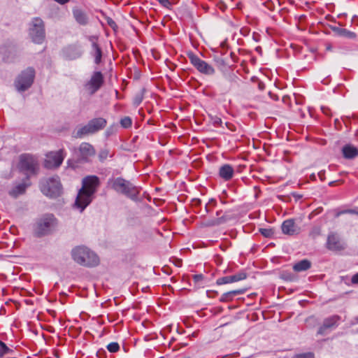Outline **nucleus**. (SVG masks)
<instances>
[{
    "label": "nucleus",
    "instance_id": "41",
    "mask_svg": "<svg viewBox=\"0 0 358 358\" xmlns=\"http://www.w3.org/2000/svg\"><path fill=\"white\" fill-rule=\"evenodd\" d=\"M351 282L352 284H358V273L352 277Z\"/></svg>",
    "mask_w": 358,
    "mask_h": 358
},
{
    "label": "nucleus",
    "instance_id": "25",
    "mask_svg": "<svg viewBox=\"0 0 358 358\" xmlns=\"http://www.w3.org/2000/svg\"><path fill=\"white\" fill-rule=\"evenodd\" d=\"M311 267V262L308 259H303L293 266L294 271L296 272L305 271Z\"/></svg>",
    "mask_w": 358,
    "mask_h": 358
},
{
    "label": "nucleus",
    "instance_id": "51",
    "mask_svg": "<svg viewBox=\"0 0 358 358\" xmlns=\"http://www.w3.org/2000/svg\"><path fill=\"white\" fill-rule=\"evenodd\" d=\"M206 211L208 212V209L207 206H206Z\"/></svg>",
    "mask_w": 358,
    "mask_h": 358
},
{
    "label": "nucleus",
    "instance_id": "49",
    "mask_svg": "<svg viewBox=\"0 0 358 358\" xmlns=\"http://www.w3.org/2000/svg\"><path fill=\"white\" fill-rule=\"evenodd\" d=\"M221 212H222L221 210H220V211H217V212L216 213V215H217V216H219V215H220Z\"/></svg>",
    "mask_w": 358,
    "mask_h": 358
},
{
    "label": "nucleus",
    "instance_id": "17",
    "mask_svg": "<svg viewBox=\"0 0 358 358\" xmlns=\"http://www.w3.org/2000/svg\"><path fill=\"white\" fill-rule=\"evenodd\" d=\"M247 278V273L244 271L238 272L232 275H227L220 278L217 280V284L219 285L232 283L245 280Z\"/></svg>",
    "mask_w": 358,
    "mask_h": 358
},
{
    "label": "nucleus",
    "instance_id": "28",
    "mask_svg": "<svg viewBox=\"0 0 358 358\" xmlns=\"http://www.w3.org/2000/svg\"><path fill=\"white\" fill-rule=\"evenodd\" d=\"M227 220H228V218L225 215H223L217 219H214L210 221H208L206 223V226L211 227V226L220 225V224H222L226 222Z\"/></svg>",
    "mask_w": 358,
    "mask_h": 358
},
{
    "label": "nucleus",
    "instance_id": "14",
    "mask_svg": "<svg viewBox=\"0 0 358 358\" xmlns=\"http://www.w3.org/2000/svg\"><path fill=\"white\" fill-rule=\"evenodd\" d=\"M103 77L100 71H96L92 76L90 80L86 84V87L90 93L94 94L103 85Z\"/></svg>",
    "mask_w": 358,
    "mask_h": 358
},
{
    "label": "nucleus",
    "instance_id": "44",
    "mask_svg": "<svg viewBox=\"0 0 358 358\" xmlns=\"http://www.w3.org/2000/svg\"><path fill=\"white\" fill-rule=\"evenodd\" d=\"M54 1L57 2L58 3H59L61 5L66 4V3H67L68 2L70 1V0H54Z\"/></svg>",
    "mask_w": 358,
    "mask_h": 358
},
{
    "label": "nucleus",
    "instance_id": "19",
    "mask_svg": "<svg viewBox=\"0 0 358 358\" xmlns=\"http://www.w3.org/2000/svg\"><path fill=\"white\" fill-rule=\"evenodd\" d=\"M82 54V50L75 45H69L64 50V56L71 60L79 58Z\"/></svg>",
    "mask_w": 358,
    "mask_h": 358
},
{
    "label": "nucleus",
    "instance_id": "33",
    "mask_svg": "<svg viewBox=\"0 0 358 358\" xmlns=\"http://www.w3.org/2000/svg\"><path fill=\"white\" fill-rule=\"evenodd\" d=\"M292 358H315V354L312 352L296 354Z\"/></svg>",
    "mask_w": 358,
    "mask_h": 358
},
{
    "label": "nucleus",
    "instance_id": "3",
    "mask_svg": "<svg viewBox=\"0 0 358 358\" xmlns=\"http://www.w3.org/2000/svg\"><path fill=\"white\" fill-rule=\"evenodd\" d=\"M107 121L103 117H96L90 120L87 124L78 127L73 133L76 138H82L86 136L94 134L105 128Z\"/></svg>",
    "mask_w": 358,
    "mask_h": 358
},
{
    "label": "nucleus",
    "instance_id": "48",
    "mask_svg": "<svg viewBox=\"0 0 358 358\" xmlns=\"http://www.w3.org/2000/svg\"><path fill=\"white\" fill-rule=\"evenodd\" d=\"M325 108L324 107H322V110L323 111L324 113H326V111H325Z\"/></svg>",
    "mask_w": 358,
    "mask_h": 358
},
{
    "label": "nucleus",
    "instance_id": "24",
    "mask_svg": "<svg viewBox=\"0 0 358 358\" xmlns=\"http://www.w3.org/2000/svg\"><path fill=\"white\" fill-rule=\"evenodd\" d=\"M245 291V289H235V290L225 292L221 296V297L220 299V301H221V302L231 301L234 299V296L239 295V294H244Z\"/></svg>",
    "mask_w": 358,
    "mask_h": 358
},
{
    "label": "nucleus",
    "instance_id": "4",
    "mask_svg": "<svg viewBox=\"0 0 358 358\" xmlns=\"http://www.w3.org/2000/svg\"><path fill=\"white\" fill-rule=\"evenodd\" d=\"M57 225V218L52 214H46L36 222L34 232L37 237L48 236L56 230Z\"/></svg>",
    "mask_w": 358,
    "mask_h": 358
},
{
    "label": "nucleus",
    "instance_id": "6",
    "mask_svg": "<svg viewBox=\"0 0 358 358\" xmlns=\"http://www.w3.org/2000/svg\"><path fill=\"white\" fill-rule=\"evenodd\" d=\"M40 187L43 194L52 198L59 196L62 192V185L58 176L41 182Z\"/></svg>",
    "mask_w": 358,
    "mask_h": 358
},
{
    "label": "nucleus",
    "instance_id": "43",
    "mask_svg": "<svg viewBox=\"0 0 358 358\" xmlns=\"http://www.w3.org/2000/svg\"><path fill=\"white\" fill-rule=\"evenodd\" d=\"M213 123L215 125H221L222 123V121L221 118L216 117L213 120Z\"/></svg>",
    "mask_w": 358,
    "mask_h": 358
},
{
    "label": "nucleus",
    "instance_id": "15",
    "mask_svg": "<svg viewBox=\"0 0 358 358\" xmlns=\"http://www.w3.org/2000/svg\"><path fill=\"white\" fill-rule=\"evenodd\" d=\"M281 229L284 234L289 236H294L300 232V228L295 224L293 219L285 220L282 224Z\"/></svg>",
    "mask_w": 358,
    "mask_h": 358
},
{
    "label": "nucleus",
    "instance_id": "39",
    "mask_svg": "<svg viewBox=\"0 0 358 358\" xmlns=\"http://www.w3.org/2000/svg\"><path fill=\"white\" fill-rule=\"evenodd\" d=\"M203 275L202 274H196L193 275V280L194 282L199 283L203 279Z\"/></svg>",
    "mask_w": 358,
    "mask_h": 358
},
{
    "label": "nucleus",
    "instance_id": "52",
    "mask_svg": "<svg viewBox=\"0 0 358 358\" xmlns=\"http://www.w3.org/2000/svg\"><path fill=\"white\" fill-rule=\"evenodd\" d=\"M357 332H358V329H357Z\"/></svg>",
    "mask_w": 358,
    "mask_h": 358
},
{
    "label": "nucleus",
    "instance_id": "32",
    "mask_svg": "<svg viewBox=\"0 0 358 358\" xmlns=\"http://www.w3.org/2000/svg\"><path fill=\"white\" fill-rule=\"evenodd\" d=\"M107 349L110 352H117L120 350V345L116 342H112L107 345Z\"/></svg>",
    "mask_w": 358,
    "mask_h": 358
},
{
    "label": "nucleus",
    "instance_id": "35",
    "mask_svg": "<svg viewBox=\"0 0 358 358\" xmlns=\"http://www.w3.org/2000/svg\"><path fill=\"white\" fill-rule=\"evenodd\" d=\"M107 24L113 29L116 30L117 29V25L116 24L115 22L110 17H108L106 18Z\"/></svg>",
    "mask_w": 358,
    "mask_h": 358
},
{
    "label": "nucleus",
    "instance_id": "45",
    "mask_svg": "<svg viewBox=\"0 0 358 358\" xmlns=\"http://www.w3.org/2000/svg\"><path fill=\"white\" fill-rule=\"evenodd\" d=\"M230 56H231V59H233V61H234V62H236V59H235V58H236L235 54H234V52H231V53H230Z\"/></svg>",
    "mask_w": 358,
    "mask_h": 358
},
{
    "label": "nucleus",
    "instance_id": "9",
    "mask_svg": "<svg viewBox=\"0 0 358 358\" xmlns=\"http://www.w3.org/2000/svg\"><path fill=\"white\" fill-rule=\"evenodd\" d=\"M20 169L26 173L35 174L38 169L36 159L31 155L24 154L20 157Z\"/></svg>",
    "mask_w": 358,
    "mask_h": 358
},
{
    "label": "nucleus",
    "instance_id": "29",
    "mask_svg": "<svg viewBox=\"0 0 358 358\" xmlns=\"http://www.w3.org/2000/svg\"><path fill=\"white\" fill-rule=\"evenodd\" d=\"M12 351L3 341H0V358L12 352Z\"/></svg>",
    "mask_w": 358,
    "mask_h": 358
},
{
    "label": "nucleus",
    "instance_id": "7",
    "mask_svg": "<svg viewBox=\"0 0 358 358\" xmlns=\"http://www.w3.org/2000/svg\"><path fill=\"white\" fill-rule=\"evenodd\" d=\"M29 35L32 41L36 43H42L45 38L44 22L39 17L32 20L29 27Z\"/></svg>",
    "mask_w": 358,
    "mask_h": 358
},
{
    "label": "nucleus",
    "instance_id": "36",
    "mask_svg": "<svg viewBox=\"0 0 358 358\" xmlns=\"http://www.w3.org/2000/svg\"><path fill=\"white\" fill-rule=\"evenodd\" d=\"M88 40L92 43V48L99 45L97 44V40H98V37L97 36H88Z\"/></svg>",
    "mask_w": 358,
    "mask_h": 358
},
{
    "label": "nucleus",
    "instance_id": "27",
    "mask_svg": "<svg viewBox=\"0 0 358 358\" xmlns=\"http://www.w3.org/2000/svg\"><path fill=\"white\" fill-rule=\"evenodd\" d=\"M92 54L94 57V62L96 64H99L101 62L102 57V51L101 48L99 45L93 47Z\"/></svg>",
    "mask_w": 358,
    "mask_h": 358
},
{
    "label": "nucleus",
    "instance_id": "40",
    "mask_svg": "<svg viewBox=\"0 0 358 358\" xmlns=\"http://www.w3.org/2000/svg\"><path fill=\"white\" fill-rule=\"evenodd\" d=\"M143 101V94H137L134 99V104L139 105Z\"/></svg>",
    "mask_w": 358,
    "mask_h": 358
},
{
    "label": "nucleus",
    "instance_id": "42",
    "mask_svg": "<svg viewBox=\"0 0 358 358\" xmlns=\"http://www.w3.org/2000/svg\"><path fill=\"white\" fill-rule=\"evenodd\" d=\"M318 176H319V178H320V180L322 181L324 180V179H325V171H324V170L320 171L318 173Z\"/></svg>",
    "mask_w": 358,
    "mask_h": 358
},
{
    "label": "nucleus",
    "instance_id": "50",
    "mask_svg": "<svg viewBox=\"0 0 358 358\" xmlns=\"http://www.w3.org/2000/svg\"><path fill=\"white\" fill-rule=\"evenodd\" d=\"M334 182H335L334 181L330 182H329V185H333V184H334Z\"/></svg>",
    "mask_w": 358,
    "mask_h": 358
},
{
    "label": "nucleus",
    "instance_id": "18",
    "mask_svg": "<svg viewBox=\"0 0 358 358\" xmlns=\"http://www.w3.org/2000/svg\"><path fill=\"white\" fill-rule=\"evenodd\" d=\"M340 320L338 315H333L324 320L322 325L319 328L317 334L324 335L328 329L337 326V322Z\"/></svg>",
    "mask_w": 358,
    "mask_h": 358
},
{
    "label": "nucleus",
    "instance_id": "11",
    "mask_svg": "<svg viewBox=\"0 0 358 358\" xmlns=\"http://www.w3.org/2000/svg\"><path fill=\"white\" fill-rule=\"evenodd\" d=\"M64 159V151L61 149L56 152H51L47 155L45 166L48 169L59 167Z\"/></svg>",
    "mask_w": 358,
    "mask_h": 358
},
{
    "label": "nucleus",
    "instance_id": "23",
    "mask_svg": "<svg viewBox=\"0 0 358 358\" xmlns=\"http://www.w3.org/2000/svg\"><path fill=\"white\" fill-rule=\"evenodd\" d=\"M343 157L345 159H353L358 156V150L353 145H345L342 148Z\"/></svg>",
    "mask_w": 358,
    "mask_h": 358
},
{
    "label": "nucleus",
    "instance_id": "22",
    "mask_svg": "<svg viewBox=\"0 0 358 358\" xmlns=\"http://www.w3.org/2000/svg\"><path fill=\"white\" fill-rule=\"evenodd\" d=\"M29 185V182L20 183L9 191V194L14 198H17L19 195L24 194L27 187Z\"/></svg>",
    "mask_w": 358,
    "mask_h": 358
},
{
    "label": "nucleus",
    "instance_id": "31",
    "mask_svg": "<svg viewBox=\"0 0 358 358\" xmlns=\"http://www.w3.org/2000/svg\"><path fill=\"white\" fill-rule=\"evenodd\" d=\"M120 124L123 128H129L132 124V120L129 117H124L121 119Z\"/></svg>",
    "mask_w": 358,
    "mask_h": 358
},
{
    "label": "nucleus",
    "instance_id": "8",
    "mask_svg": "<svg viewBox=\"0 0 358 358\" xmlns=\"http://www.w3.org/2000/svg\"><path fill=\"white\" fill-rule=\"evenodd\" d=\"M96 151L92 145L87 142L80 143L78 148H73V154L78 162H87L89 158L95 155Z\"/></svg>",
    "mask_w": 358,
    "mask_h": 358
},
{
    "label": "nucleus",
    "instance_id": "1",
    "mask_svg": "<svg viewBox=\"0 0 358 358\" xmlns=\"http://www.w3.org/2000/svg\"><path fill=\"white\" fill-rule=\"evenodd\" d=\"M108 186L118 194H123L132 201L138 200L140 188L135 186L130 181L122 177L110 178L108 180Z\"/></svg>",
    "mask_w": 358,
    "mask_h": 358
},
{
    "label": "nucleus",
    "instance_id": "12",
    "mask_svg": "<svg viewBox=\"0 0 358 358\" xmlns=\"http://www.w3.org/2000/svg\"><path fill=\"white\" fill-rule=\"evenodd\" d=\"M94 195L84 189H80L75 201V206L83 212L86 207L92 201Z\"/></svg>",
    "mask_w": 358,
    "mask_h": 358
},
{
    "label": "nucleus",
    "instance_id": "16",
    "mask_svg": "<svg viewBox=\"0 0 358 358\" xmlns=\"http://www.w3.org/2000/svg\"><path fill=\"white\" fill-rule=\"evenodd\" d=\"M327 247L329 250L333 251L342 250L345 248L344 244L336 234H331L328 236Z\"/></svg>",
    "mask_w": 358,
    "mask_h": 358
},
{
    "label": "nucleus",
    "instance_id": "26",
    "mask_svg": "<svg viewBox=\"0 0 358 358\" xmlns=\"http://www.w3.org/2000/svg\"><path fill=\"white\" fill-rule=\"evenodd\" d=\"M334 31H336L338 34V35L345 37V38H347L353 39V38H355L357 36V35L355 32H352L351 31H349V30H348L346 29H343V28H339V27L334 28Z\"/></svg>",
    "mask_w": 358,
    "mask_h": 358
},
{
    "label": "nucleus",
    "instance_id": "5",
    "mask_svg": "<svg viewBox=\"0 0 358 358\" xmlns=\"http://www.w3.org/2000/svg\"><path fill=\"white\" fill-rule=\"evenodd\" d=\"M35 78V71L33 68L29 67L22 71L15 78L14 85L20 92L27 90L32 85Z\"/></svg>",
    "mask_w": 358,
    "mask_h": 358
},
{
    "label": "nucleus",
    "instance_id": "20",
    "mask_svg": "<svg viewBox=\"0 0 358 358\" xmlns=\"http://www.w3.org/2000/svg\"><path fill=\"white\" fill-rule=\"evenodd\" d=\"M73 16L78 24L86 26L89 23V17L83 10L74 8L72 10Z\"/></svg>",
    "mask_w": 358,
    "mask_h": 358
},
{
    "label": "nucleus",
    "instance_id": "21",
    "mask_svg": "<svg viewBox=\"0 0 358 358\" xmlns=\"http://www.w3.org/2000/svg\"><path fill=\"white\" fill-rule=\"evenodd\" d=\"M234 174V169L230 164H225L221 166L219 169V176L225 181L231 180L233 178Z\"/></svg>",
    "mask_w": 358,
    "mask_h": 358
},
{
    "label": "nucleus",
    "instance_id": "34",
    "mask_svg": "<svg viewBox=\"0 0 358 358\" xmlns=\"http://www.w3.org/2000/svg\"><path fill=\"white\" fill-rule=\"evenodd\" d=\"M109 156V150L108 149H102L99 153V159L101 162H103Z\"/></svg>",
    "mask_w": 358,
    "mask_h": 358
},
{
    "label": "nucleus",
    "instance_id": "13",
    "mask_svg": "<svg viewBox=\"0 0 358 358\" xmlns=\"http://www.w3.org/2000/svg\"><path fill=\"white\" fill-rule=\"evenodd\" d=\"M99 185V178L96 176H88L82 180L81 189H84L90 194L94 195Z\"/></svg>",
    "mask_w": 358,
    "mask_h": 358
},
{
    "label": "nucleus",
    "instance_id": "46",
    "mask_svg": "<svg viewBox=\"0 0 358 358\" xmlns=\"http://www.w3.org/2000/svg\"><path fill=\"white\" fill-rule=\"evenodd\" d=\"M215 203H216L215 200V199H210V200L209 201L208 204H210V203H213V204H215Z\"/></svg>",
    "mask_w": 358,
    "mask_h": 358
},
{
    "label": "nucleus",
    "instance_id": "10",
    "mask_svg": "<svg viewBox=\"0 0 358 358\" xmlns=\"http://www.w3.org/2000/svg\"><path fill=\"white\" fill-rule=\"evenodd\" d=\"M191 64L201 73L213 75L215 73L214 68L205 61L201 59L197 55L192 52L187 55Z\"/></svg>",
    "mask_w": 358,
    "mask_h": 358
},
{
    "label": "nucleus",
    "instance_id": "47",
    "mask_svg": "<svg viewBox=\"0 0 358 358\" xmlns=\"http://www.w3.org/2000/svg\"><path fill=\"white\" fill-rule=\"evenodd\" d=\"M355 323H358V315L357 317H355Z\"/></svg>",
    "mask_w": 358,
    "mask_h": 358
},
{
    "label": "nucleus",
    "instance_id": "37",
    "mask_svg": "<svg viewBox=\"0 0 358 358\" xmlns=\"http://www.w3.org/2000/svg\"><path fill=\"white\" fill-rule=\"evenodd\" d=\"M159 3L164 8H170L171 3L170 0H157Z\"/></svg>",
    "mask_w": 358,
    "mask_h": 358
},
{
    "label": "nucleus",
    "instance_id": "38",
    "mask_svg": "<svg viewBox=\"0 0 358 358\" xmlns=\"http://www.w3.org/2000/svg\"><path fill=\"white\" fill-rule=\"evenodd\" d=\"M343 213H350V214H357V215H358V212H357L356 210H352V209H349V210H343V211L338 212L336 214V217H338L341 214H343Z\"/></svg>",
    "mask_w": 358,
    "mask_h": 358
},
{
    "label": "nucleus",
    "instance_id": "30",
    "mask_svg": "<svg viewBox=\"0 0 358 358\" xmlns=\"http://www.w3.org/2000/svg\"><path fill=\"white\" fill-rule=\"evenodd\" d=\"M259 233L266 238H271L274 234V231L271 228H260Z\"/></svg>",
    "mask_w": 358,
    "mask_h": 358
},
{
    "label": "nucleus",
    "instance_id": "2",
    "mask_svg": "<svg viewBox=\"0 0 358 358\" xmlns=\"http://www.w3.org/2000/svg\"><path fill=\"white\" fill-rule=\"evenodd\" d=\"M71 255L78 264L85 267H94L99 263V258L92 250L85 245L76 246Z\"/></svg>",
    "mask_w": 358,
    "mask_h": 358
}]
</instances>
